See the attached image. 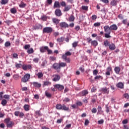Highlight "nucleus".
<instances>
[{
	"mask_svg": "<svg viewBox=\"0 0 129 129\" xmlns=\"http://www.w3.org/2000/svg\"><path fill=\"white\" fill-rule=\"evenodd\" d=\"M46 50L48 52V54H52V53H53V51H52V50L49 49V47H48V46H47V49H46Z\"/></svg>",
	"mask_w": 129,
	"mask_h": 129,
	"instance_id": "nucleus-50",
	"label": "nucleus"
},
{
	"mask_svg": "<svg viewBox=\"0 0 129 129\" xmlns=\"http://www.w3.org/2000/svg\"><path fill=\"white\" fill-rule=\"evenodd\" d=\"M5 121L7 123V127L11 128L15 125V123L12 121H10V119L9 118L5 119Z\"/></svg>",
	"mask_w": 129,
	"mask_h": 129,
	"instance_id": "nucleus-1",
	"label": "nucleus"
},
{
	"mask_svg": "<svg viewBox=\"0 0 129 129\" xmlns=\"http://www.w3.org/2000/svg\"><path fill=\"white\" fill-rule=\"evenodd\" d=\"M49 85H51V82L49 81L44 82L43 86H48Z\"/></svg>",
	"mask_w": 129,
	"mask_h": 129,
	"instance_id": "nucleus-25",
	"label": "nucleus"
},
{
	"mask_svg": "<svg viewBox=\"0 0 129 129\" xmlns=\"http://www.w3.org/2000/svg\"><path fill=\"white\" fill-rule=\"evenodd\" d=\"M78 45V42L75 41L72 44V46L73 48H75Z\"/></svg>",
	"mask_w": 129,
	"mask_h": 129,
	"instance_id": "nucleus-39",
	"label": "nucleus"
},
{
	"mask_svg": "<svg viewBox=\"0 0 129 129\" xmlns=\"http://www.w3.org/2000/svg\"><path fill=\"white\" fill-rule=\"evenodd\" d=\"M100 25H101V23H100V22H96V23H95L94 24V26H95V27H100Z\"/></svg>",
	"mask_w": 129,
	"mask_h": 129,
	"instance_id": "nucleus-47",
	"label": "nucleus"
},
{
	"mask_svg": "<svg viewBox=\"0 0 129 129\" xmlns=\"http://www.w3.org/2000/svg\"><path fill=\"white\" fill-rule=\"evenodd\" d=\"M1 1H2L1 2V5H6V4L9 2L8 0H1Z\"/></svg>",
	"mask_w": 129,
	"mask_h": 129,
	"instance_id": "nucleus-36",
	"label": "nucleus"
},
{
	"mask_svg": "<svg viewBox=\"0 0 129 129\" xmlns=\"http://www.w3.org/2000/svg\"><path fill=\"white\" fill-rule=\"evenodd\" d=\"M117 3H118V1L117 0H113L111 1L110 5L112 6V7H115L117 5Z\"/></svg>",
	"mask_w": 129,
	"mask_h": 129,
	"instance_id": "nucleus-15",
	"label": "nucleus"
},
{
	"mask_svg": "<svg viewBox=\"0 0 129 129\" xmlns=\"http://www.w3.org/2000/svg\"><path fill=\"white\" fill-rule=\"evenodd\" d=\"M87 94H88V91L87 90H84L82 92V95L83 96H85Z\"/></svg>",
	"mask_w": 129,
	"mask_h": 129,
	"instance_id": "nucleus-26",
	"label": "nucleus"
},
{
	"mask_svg": "<svg viewBox=\"0 0 129 129\" xmlns=\"http://www.w3.org/2000/svg\"><path fill=\"white\" fill-rule=\"evenodd\" d=\"M32 84L34 86V87H37V88H40L41 86H42V85L38 82H33L32 83Z\"/></svg>",
	"mask_w": 129,
	"mask_h": 129,
	"instance_id": "nucleus-12",
	"label": "nucleus"
},
{
	"mask_svg": "<svg viewBox=\"0 0 129 129\" xmlns=\"http://www.w3.org/2000/svg\"><path fill=\"white\" fill-rule=\"evenodd\" d=\"M31 47V46L30 45V44H26L24 46V48L25 50H28V49H29V48H30Z\"/></svg>",
	"mask_w": 129,
	"mask_h": 129,
	"instance_id": "nucleus-48",
	"label": "nucleus"
},
{
	"mask_svg": "<svg viewBox=\"0 0 129 129\" xmlns=\"http://www.w3.org/2000/svg\"><path fill=\"white\" fill-rule=\"evenodd\" d=\"M49 59L51 60V61H55L56 60V57L50 56Z\"/></svg>",
	"mask_w": 129,
	"mask_h": 129,
	"instance_id": "nucleus-54",
	"label": "nucleus"
},
{
	"mask_svg": "<svg viewBox=\"0 0 129 129\" xmlns=\"http://www.w3.org/2000/svg\"><path fill=\"white\" fill-rule=\"evenodd\" d=\"M91 111H92V113H96V112H97V110L96 109V108H93L91 110Z\"/></svg>",
	"mask_w": 129,
	"mask_h": 129,
	"instance_id": "nucleus-52",
	"label": "nucleus"
},
{
	"mask_svg": "<svg viewBox=\"0 0 129 129\" xmlns=\"http://www.w3.org/2000/svg\"><path fill=\"white\" fill-rule=\"evenodd\" d=\"M104 30L105 33H111V29L108 25L104 26Z\"/></svg>",
	"mask_w": 129,
	"mask_h": 129,
	"instance_id": "nucleus-6",
	"label": "nucleus"
},
{
	"mask_svg": "<svg viewBox=\"0 0 129 129\" xmlns=\"http://www.w3.org/2000/svg\"><path fill=\"white\" fill-rule=\"evenodd\" d=\"M97 19V16L95 15H93L92 16V20H96Z\"/></svg>",
	"mask_w": 129,
	"mask_h": 129,
	"instance_id": "nucleus-58",
	"label": "nucleus"
},
{
	"mask_svg": "<svg viewBox=\"0 0 129 129\" xmlns=\"http://www.w3.org/2000/svg\"><path fill=\"white\" fill-rule=\"evenodd\" d=\"M59 64V67L61 68V67H65L66 66L67 64L64 62H60Z\"/></svg>",
	"mask_w": 129,
	"mask_h": 129,
	"instance_id": "nucleus-40",
	"label": "nucleus"
},
{
	"mask_svg": "<svg viewBox=\"0 0 129 129\" xmlns=\"http://www.w3.org/2000/svg\"><path fill=\"white\" fill-rule=\"evenodd\" d=\"M70 9H71V7L70 6H65L64 9H63V12H68Z\"/></svg>",
	"mask_w": 129,
	"mask_h": 129,
	"instance_id": "nucleus-24",
	"label": "nucleus"
},
{
	"mask_svg": "<svg viewBox=\"0 0 129 129\" xmlns=\"http://www.w3.org/2000/svg\"><path fill=\"white\" fill-rule=\"evenodd\" d=\"M127 122H128L127 119H124L122 121V123H123V124H126Z\"/></svg>",
	"mask_w": 129,
	"mask_h": 129,
	"instance_id": "nucleus-62",
	"label": "nucleus"
},
{
	"mask_svg": "<svg viewBox=\"0 0 129 129\" xmlns=\"http://www.w3.org/2000/svg\"><path fill=\"white\" fill-rule=\"evenodd\" d=\"M10 11L12 14H16L17 13V10L15 8H12Z\"/></svg>",
	"mask_w": 129,
	"mask_h": 129,
	"instance_id": "nucleus-34",
	"label": "nucleus"
},
{
	"mask_svg": "<svg viewBox=\"0 0 129 129\" xmlns=\"http://www.w3.org/2000/svg\"><path fill=\"white\" fill-rule=\"evenodd\" d=\"M4 98L5 99H8V100H9V99H10V95H4Z\"/></svg>",
	"mask_w": 129,
	"mask_h": 129,
	"instance_id": "nucleus-55",
	"label": "nucleus"
},
{
	"mask_svg": "<svg viewBox=\"0 0 129 129\" xmlns=\"http://www.w3.org/2000/svg\"><path fill=\"white\" fill-rule=\"evenodd\" d=\"M61 109H62L63 110H69V108L67 107L66 105H63Z\"/></svg>",
	"mask_w": 129,
	"mask_h": 129,
	"instance_id": "nucleus-37",
	"label": "nucleus"
},
{
	"mask_svg": "<svg viewBox=\"0 0 129 129\" xmlns=\"http://www.w3.org/2000/svg\"><path fill=\"white\" fill-rule=\"evenodd\" d=\"M101 91L102 93H105L106 94H108L109 93V89H107L106 87L102 88L101 89Z\"/></svg>",
	"mask_w": 129,
	"mask_h": 129,
	"instance_id": "nucleus-7",
	"label": "nucleus"
},
{
	"mask_svg": "<svg viewBox=\"0 0 129 129\" xmlns=\"http://www.w3.org/2000/svg\"><path fill=\"white\" fill-rule=\"evenodd\" d=\"M22 66L23 65H22V64L16 62L15 67L16 68H21Z\"/></svg>",
	"mask_w": 129,
	"mask_h": 129,
	"instance_id": "nucleus-33",
	"label": "nucleus"
},
{
	"mask_svg": "<svg viewBox=\"0 0 129 129\" xmlns=\"http://www.w3.org/2000/svg\"><path fill=\"white\" fill-rule=\"evenodd\" d=\"M122 24L124 25H127V19H124L122 21Z\"/></svg>",
	"mask_w": 129,
	"mask_h": 129,
	"instance_id": "nucleus-51",
	"label": "nucleus"
},
{
	"mask_svg": "<svg viewBox=\"0 0 129 129\" xmlns=\"http://www.w3.org/2000/svg\"><path fill=\"white\" fill-rule=\"evenodd\" d=\"M47 49H48V46H42L40 48V51L41 53H44Z\"/></svg>",
	"mask_w": 129,
	"mask_h": 129,
	"instance_id": "nucleus-16",
	"label": "nucleus"
},
{
	"mask_svg": "<svg viewBox=\"0 0 129 129\" xmlns=\"http://www.w3.org/2000/svg\"><path fill=\"white\" fill-rule=\"evenodd\" d=\"M37 76L38 77V78H42V77H43V73H42V72H39L37 74Z\"/></svg>",
	"mask_w": 129,
	"mask_h": 129,
	"instance_id": "nucleus-38",
	"label": "nucleus"
},
{
	"mask_svg": "<svg viewBox=\"0 0 129 129\" xmlns=\"http://www.w3.org/2000/svg\"><path fill=\"white\" fill-rule=\"evenodd\" d=\"M75 20V17L73 15L71 16L69 18L70 22H73Z\"/></svg>",
	"mask_w": 129,
	"mask_h": 129,
	"instance_id": "nucleus-35",
	"label": "nucleus"
},
{
	"mask_svg": "<svg viewBox=\"0 0 129 129\" xmlns=\"http://www.w3.org/2000/svg\"><path fill=\"white\" fill-rule=\"evenodd\" d=\"M61 28H69V25L66 22H61L59 24Z\"/></svg>",
	"mask_w": 129,
	"mask_h": 129,
	"instance_id": "nucleus-11",
	"label": "nucleus"
},
{
	"mask_svg": "<svg viewBox=\"0 0 129 129\" xmlns=\"http://www.w3.org/2000/svg\"><path fill=\"white\" fill-rule=\"evenodd\" d=\"M54 87L61 91L64 89V86L60 85V84H55L54 85Z\"/></svg>",
	"mask_w": 129,
	"mask_h": 129,
	"instance_id": "nucleus-5",
	"label": "nucleus"
},
{
	"mask_svg": "<svg viewBox=\"0 0 129 129\" xmlns=\"http://www.w3.org/2000/svg\"><path fill=\"white\" fill-rule=\"evenodd\" d=\"M63 41H64V38L63 37H60L57 39V41L59 42V43H61V42H63Z\"/></svg>",
	"mask_w": 129,
	"mask_h": 129,
	"instance_id": "nucleus-45",
	"label": "nucleus"
},
{
	"mask_svg": "<svg viewBox=\"0 0 129 129\" xmlns=\"http://www.w3.org/2000/svg\"><path fill=\"white\" fill-rule=\"evenodd\" d=\"M110 33L111 32L106 33L105 34V38H111V36H110Z\"/></svg>",
	"mask_w": 129,
	"mask_h": 129,
	"instance_id": "nucleus-31",
	"label": "nucleus"
},
{
	"mask_svg": "<svg viewBox=\"0 0 129 129\" xmlns=\"http://www.w3.org/2000/svg\"><path fill=\"white\" fill-rule=\"evenodd\" d=\"M101 78V76H97L95 77V80H98L99 79H100V78Z\"/></svg>",
	"mask_w": 129,
	"mask_h": 129,
	"instance_id": "nucleus-61",
	"label": "nucleus"
},
{
	"mask_svg": "<svg viewBox=\"0 0 129 129\" xmlns=\"http://www.w3.org/2000/svg\"><path fill=\"white\" fill-rule=\"evenodd\" d=\"M5 47H9V46H11V43L9 41H7L5 44Z\"/></svg>",
	"mask_w": 129,
	"mask_h": 129,
	"instance_id": "nucleus-49",
	"label": "nucleus"
},
{
	"mask_svg": "<svg viewBox=\"0 0 129 129\" xmlns=\"http://www.w3.org/2000/svg\"><path fill=\"white\" fill-rule=\"evenodd\" d=\"M82 10H84V11H88V6H82Z\"/></svg>",
	"mask_w": 129,
	"mask_h": 129,
	"instance_id": "nucleus-43",
	"label": "nucleus"
},
{
	"mask_svg": "<svg viewBox=\"0 0 129 129\" xmlns=\"http://www.w3.org/2000/svg\"><path fill=\"white\" fill-rule=\"evenodd\" d=\"M19 77H20V76H19V75H14L13 76L14 79H15V80L19 79Z\"/></svg>",
	"mask_w": 129,
	"mask_h": 129,
	"instance_id": "nucleus-46",
	"label": "nucleus"
},
{
	"mask_svg": "<svg viewBox=\"0 0 129 129\" xmlns=\"http://www.w3.org/2000/svg\"><path fill=\"white\" fill-rule=\"evenodd\" d=\"M39 60H40V59L39 58L36 57L33 59V62H34V63H38L39 62Z\"/></svg>",
	"mask_w": 129,
	"mask_h": 129,
	"instance_id": "nucleus-41",
	"label": "nucleus"
},
{
	"mask_svg": "<svg viewBox=\"0 0 129 129\" xmlns=\"http://www.w3.org/2000/svg\"><path fill=\"white\" fill-rule=\"evenodd\" d=\"M123 96L125 98H126L127 99H128L129 98V95L127 93H125L124 95H123Z\"/></svg>",
	"mask_w": 129,
	"mask_h": 129,
	"instance_id": "nucleus-56",
	"label": "nucleus"
},
{
	"mask_svg": "<svg viewBox=\"0 0 129 129\" xmlns=\"http://www.w3.org/2000/svg\"><path fill=\"white\" fill-rule=\"evenodd\" d=\"M24 115H25V114H24V113L22 112L19 113V117H21L22 118V117H24Z\"/></svg>",
	"mask_w": 129,
	"mask_h": 129,
	"instance_id": "nucleus-59",
	"label": "nucleus"
},
{
	"mask_svg": "<svg viewBox=\"0 0 129 129\" xmlns=\"http://www.w3.org/2000/svg\"><path fill=\"white\" fill-rule=\"evenodd\" d=\"M77 105H78L79 106H81V105H82V102L80 101L77 102Z\"/></svg>",
	"mask_w": 129,
	"mask_h": 129,
	"instance_id": "nucleus-64",
	"label": "nucleus"
},
{
	"mask_svg": "<svg viewBox=\"0 0 129 129\" xmlns=\"http://www.w3.org/2000/svg\"><path fill=\"white\" fill-rule=\"evenodd\" d=\"M109 48L110 50H115V45L113 43H111L109 45Z\"/></svg>",
	"mask_w": 129,
	"mask_h": 129,
	"instance_id": "nucleus-22",
	"label": "nucleus"
},
{
	"mask_svg": "<svg viewBox=\"0 0 129 129\" xmlns=\"http://www.w3.org/2000/svg\"><path fill=\"white\" fill-rule=\"evenodd\" d=\"M53 69L56 70L57 72H60V64L58 63H55L52 65Z\"/></svg>",
	"mask_w": 129,
	"mask_h": 129,
	"instance_id": "nucleus-4",
	"label": "nucleus"
},
{
	"mask_svg": "<svg viewBox=\"0 0 129 129\" xmlns=\"http://www.w3.org/2000/svg\"><path fill=\"white\" fill-rule=\"evenodd\" d=\"M27 6L26 4L24 3V2H21L20 5H19L20 8H25Z\"/></svg>",
	"mask_w": 129,
	"mask_h": 129,
	"instance_id": "nucleus-32",
	"label": "nucleus"
},
{
	"mask_svg": "<svg viewBox=\"0 0 129 129\" xmlns=\"http://www.w3.org/2000/svg\"><path fill=\"white\" fill-rule=\"evenodd\" d=\"M91 44L92 46H94V47H96L98 45V42H97V41L94 40L91 42Z\"/></svg>",
	"mask_w": 129,
	"mask_h": 129,
	"instance_id": "nucleus-23",
	"label": "nucleus"
},
{
	"mask_svg": "<svg viewBox=\"0 0 129 129\" xmlns=\"http://www.w3.org/2000/svg\"><path fill=\"white\" fill-rule=\"evenodd\" d=\"M42 32L43 33L50 34L53 32V29L51 27H46L43 28Z\"/></svg>",
	"mask_w": 129,
	"mask_h": 129,
	"instance_id": "nucleus-3",
	"label": "nucleus"
},
{
	"mask_svg": "<svg viewBox=\"0 0 129 129\" xmlns=\"http://www.w3.org/2000/svg\"><path fill=\"white\" fill-rule=\"evenodd\" d=\"M104 45L105 47H108V46H109L110 43H109V42L108 41V40H105L104 42Z\"/></svg>",
	"mask_w": 129,
	"mask_h": 129,
	"instance_id": "nucleus-28",
	"label": "nucleus"
},
{
	"mask_svg": "<svg viewBox=\"0 0 129 129\" xmlns=\"http://www.w3.org/2000/svg\"><path fill=\"white\" fill-rule=\"evenodd\" d=\"M114 71L116 74H119V72H120V68L116 67L114 69Z\"/></svg>",
	"mask_w": 129,
	"mask_h": 129,
	"instance_id": "nucleus-20",
	"label": "nucleus"
},
{
	"mask_svg": "<svg viewBox=\"0 0 129 129\" xmlns=\"http://www.w3.org/2000/svg\"><path fill=\"white\" fill-rule=\"evenodd\" d=\"M14 114L16 116H19L20 115V111H15Z\"/></svg>",
	"mask_w": 129,
	"mask_h": 129,
	"instance_id": "nucleus-60",
	"label": "nucleus"
},
{
	"mask_svg": "<svg viewBox=\"0 0 129 129\" xmlns=\"http://www.w3.org/2000/svg\"><path fill=\"white\" fill-rule=\"evenodd\" d=\"M53 7L54 8H61V6L60 5V3L58 1H55Z\"/></svg>",
	"mask_w": 129,
	"mask_h": 129,
	"instance_id": "nucleus-17",
	"label": "nucleus"
},
{
	"mask_svg": "<svg viewBox=\"0 0 129 129\" xmlns=\"http://www.w3.org/2000/svg\"><path fill=\"white\" fill-rule=\"evenodd\" d=\"M7 102H8L6 100L3 99L2 101L1 104H2V105H3V106H6V104H7Z\"/></svg>",
	"mask_w": 129,
	"mask_h": 129,
	"instance_id": "nucleus-29",
	"label": "nucleus"
},
{
	"mask_svg": "<svg viewBox=\"0 0 129 129\" xmlns=\"http://www.w3.org/2000/svg\"><path fill=\"white\" fill-rule=\"evenodd\" d=\"M42 27L41 24H38L33 26V30H42Z\"/></svg>",
	"mask_w": 129,
	"mask_h": 129,
	"instance_id": "nucleus-10",
	"label": "nucleus"
},
{
	"mask_svg": "<svg viewBox=\"0 0 129 129\" xmlns=\"http://www.w3.org/2000/svg\"><path fill=\"white\" fill-rule=\"evenodd\" d=\"M93 75L96 76V75L98 74V71H97V70H94L93 72Z\"/></svg>",
	"mask_w": 129,
	"mask_h": 129,
	"instance_id": "nucleus-44",
	"label": "nucleus"
},
{
	"mask_svg": "<svg viewBox=\"0 0 129 129\" xmlns=\"http://www.w3.org/2000/svg\"><path fill=\"white\" fill-rule=\"evenodd\" d=\"M55 15L57 17H61L62 16V12H61L60 9H56L55 11Z\"/></svg>",
	"mask_w": 129,
	"mask_h": 129,
	"instance_id": "nucleus-9",
	"label": "nucleus"
},
{
	"mask_svg": "<svg viewBox=\"0 0 129 129\" xmlns=\"http://www.w3.org/2000/svg\"><path fill=\"white\" fill-rule=\"evenodd\" d=\"M32 68V67L30 65H23L22 66V69L23 70H27V69H31Z\"/></svg>",
	"mask_w": 129,
	"mask_h": 129,
	"instance_id": "nucleus-18",
	"label": "nucleus"
},
{
	"mask_svg": "<svg viewBox=\"0 0 129 129\" xmlns=\"http://www.w3.org/2000/svg\"><path fill=\"white\" fill-rule=\"evenodd\" d=\"M124 85H123V83L122 82H119L116 84V87L118 88H120V89H123Z\"/></svg>",
	"mask_w": 129,
	"mask_h": 129,
	"instance_id": "nucleus-13",
	"label": "nucleus"
},
{
	"mask_svg": "<svg viewBox=\"0 0 129 129\" xmlns=\"http://www.w3.org/2000/svg\"><path fill=\"white\" fill-rule=\"evenodd\" d=\"M23 108L25 111H29V110H30V105L28 104L24 105Z\"/></svg>",
	"mask_w": 129,
	"mask_h": 129,
	"instance_id": "nucleus-21",
	"label": "nucleus"
},
{
	"mask_svg": "<svg viewBox=\"0 0 129 129\" xmlns=\"http://www.w3.org/2000/svg\"><path fill=\"white\" fill-rule=\"evenodd\" d=\"M33 52H34V49L32 48L27 50V53L28 54H32V53Z\"/></svg>",
	"mask_w": 129,
	"mask_h": 129,
	"instance_id": "nucleus-27",
	"label": "nucleus"
},
{
	"mask_svg": "<svg viewBox=\"0 0 129 129\" xmlns=\"http://www.w3.org/2000/svg\"><path fill=\"white\" fill-rule=\"evenodd\" d=\"M60 77L58 75H53L52 81H54V82H57V81H59V80H60Z\"/></svg>",
	"mask_w": 129,
	"mask_h": 129,
	"instance_id": "nucleus-8",
	"label": "nucleus"
},
{
	"mask_svg": "<svg viewBox=\"0 0 129 129\" xmlns=\"http://www.w3.org/2000/svg\"><path fill=\"white\" fill-rule=\"evenodd\" d=\"M60 6H61V7H66V3H65V2H61Z\"/></svg>",
	"mask_w": 129,
	"mask_h": 129,
	"instance_id": "nucleus-57",
	"label": "nucleus"
},
{
	"mask_svg": "<svg viewBox=\"0 0 129 129\" xmlns=\"http://www.w3.org/2000/svg\"><path fill=\"white\" fill-rule=\"evenodd\" d=\"M52 22L53 23H54V24H56V25H58V24H59V22H60V20L57 19V18H52Z\"/></svg>",
	"mask_w": 129,
	"mask_h": 129,
	"instance_id": "nucleus-19",
	"label": "nucleus"
},
{
	"mask_svg": "<svg viewBox=\"0 0 129 129\" xmlns=\"http://www.w3.org/2000/svg\"><path fill=\"white\" fill-rule=\"evenodd\" d=\"M5 23L7 24V25H10V24H12V21L7 20L6 21H5Z\"/></svg>",
	"mask_w": 129,
	"mask_h": 129,
	"instance_id": "nucleus-63",
	"label": "nucleus"
},
{
	"mask_svg": "<svg viewBox=\"0 0 129 129\" xmlns=\"http://www.w3.org/2000/svg\"><path fill=\"white\" fill-rule=\"evenodd\" d=\"M45 95L47 97H51V94L47 91L45 92Z\"/></svg>",
	"mask_w": 129,
	"mask_h": 129,
	"instance_id": "nucleus-53",
	"label": "nucleus"
},
{
	"mask_svg": "<svg viewBox=\"0 0 129 129\" xmlns=\"http://www.w3.org/2000/svg\"><path fill=\"white\" fill-rule=\"evenodd\" d=\"M30 77H31V75H30V74H25L24 76L21 79L22 82H23L24 83L28 82V81H29V80L30 79Z\"/></svg>",
	"mask_w": 129,
	"mask_h": 129,
	"instance_id": "nucleus-2",
	"label": "nucleus"
},
{
	"mask_svg": "<svg viewBox=\"0 0 129 129\" xmlns=\"http://www.w3.org/2000/svg\"><path fill=\"white\" fill-rule=\"evenodd\" d=\"M41 20H42V21H47V19H48V17L46 16H41Z\"/></svg>",
	"mask_w": 129,
	"mask_h": 129,
	"instance_id": "nucleus-42",
	"label": "nucleus"
},
{
	"mask_svg": "<svg viewBox=\"0 0 129 129\" xmlns=\"http://www.w3.org/2000/svg\"><path fill=\"white\" fill-rule=\"evenodd\" d=\"M111 31H116L118 29L117 25L116 24H113L110 26Z\"/></svg>",
	"mask_w": 129,
	"mask_h": 129,
	"instance_id": "nucleus-14",
	"label": "nucleus"
},
{
	"mask_svg": "<svg viewBox=\"0 0 129 129\" xmlns=\"http://www.w3.org/2000/svg\"><path fill=\"white\" fill-rule=\"evenodd\" d=\"M62 106L61 104H57L56 105V109L60 110L62 109Z\"/></svg>",
	"mask_w": 129,
	"mask_h": 129,
	"instance_id": "nucleus-30",
	"label": "nucleus"
}]
</instances>
